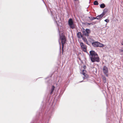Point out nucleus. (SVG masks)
Returning <instances> with one entry per match:
<instances>
[{
	"label": "nucleus",
	"instance_id": "obj_6",
	"mask_svg": "<svg viewBox=\"0 0 123 123\" xmlns=\"http://www.w3.org/2000/svg\"><path fill=\"white\" fill-rule=\"evenodd\" d=\"M86 71L84 70H83L82 72V74L84 76V77H83V78L84 79H85L86 78H88V75L86 74L85 73Z\"/></svg>",
	"mask_w": 123,
	"mask_h": 123
},
{
	"label": "nucleus",
	"instance_id": "obj_3",
	"mask_svg": "<svg viewBox=\"0 0 123 123\" xmlns=\"http://www.w3.org/2000/svg\"><path fill=\"white\" fill-rule=\"evenodd\" d=\"M82 32L83 35L85 36L88 37L89 34L91 33L90 30L89 29H86V30L84 29L82 31Z\"/></svg>",
	"mask_w": 123,
	"mask_h": 123
},
{
	"label": "nucleus",
	"instance_id": "obj_19",
	"mask_svg": "<svg viewBox=\"0 0 123 123\" xmlns=\"http://www.w3.org/2000/svg\"><path fill=\"white\" fill-rule=\"evenodd\" d=\"M105 21L107 23H108L109 21V20L108 19H106L105 20Z\"/></svg>",
	"mask_w": 123,
	"mask_h": 123
},
{
	"label": "nucleus",
	"instance_id": "obj_11",
	"mask_svg": "<svg viewBox=\"0 0 123 123\" xmlns=\"http://www.w3.org/2000/svg\"><path fill=\"white\" fill-rule=\"evenodd\" d=\"M104 15L102 13L100 15H99V16H97V18H98V19H100L102 17H103V16Z\"/></svg>",
	"mask_w": 123,
	"mask_h": 123
},
{
	"label": "nucleus",
	"instance_id": "obj_23",
	"mask_svg": "<svg viewBox=\"0 0 123 123\" xmlns=\"http://www.w3.org/2000/svg\"><path fill=\"white\" fill-rule=\"evenodd\" d=\"M106 75V77H107L108 76V74L106 73V74H105Z\"/></svg>",
	"mask_w": 123,
	"mask_h": 123
},
{
	"label": "nucleus",
	"instance_id": "obj_21",
	"mask_svg": "<svg viewBox=\"0 0 123 123\" xmlns=\"http://www.w3.org/2000/svg\"><path fill=\"white\" fill-rule=\"evenodd\" d=\"M88 45H89L88 44V42L87 41V40L86 41V42H85Z\"/></svg>",
	"mask_w": 123,
	"mask_h": 123
},
{
	"label": "nucleus",
	"instance_id": "obj_2",
	"mask_svg": "<svg viewBox=\"0 0 123 123\" xmlns=\"http://www.w3.org/2000/svg\"><path fill=\"white\" fill-rule=\"evenodd\" d=\"M60 38L61 40V42L62 44V48H63L64 46V44H65L66 43V39L65 36L62 34L61 35L60 34Z\"/></svg>",
	"mask_w": 123,
	"mask_h": 123
},
{
	"label": "nucleus",
	"instance_id": "obj_17",
	"mask_svg": "<svg viewBox=\"0 0 123 123\" xmlns=\"http://www.w3.org/2000/svg\"><path fill=\"white\" fill-rule=\"evenodd\" d=\"M82 39L84 41L86 42L87 41V40L86 38L85 37H83Z\"/></svg>",
	"mask_w": 123,
	"mask_h": 123
},
{
	"label": "nucleus",
	"instance_id": "obj_9",
	"mask_svg": "<svg viewBox=\"0 0 123 123\" xmlns=\"http://www.w3.org/2000/svg\"><path fill=\"white\" fill-rule=\"evenodd\" d=\"M77 36L78 37L80 38L82 37V36L81 32H78L77 34Z\"/></svg>",
	"mask_w": 123,
	"mask_h": 123
},
{
	"label": "nucleus",
	"instance_id": "obj_4",
	"mask_svg": "<svg viewBox=\"0 0 123 123\" xmlns=\"http://www.w3.org/2000/svg\"><path fill=\"white\" fill-rule=\"evenodd\" d=\"M68 23V25L71 28L73 29L74 28V25L72 19L70 18L69 19Z\"/></svg>",
	"mask_w": 123,
	"mask_h": 123
},
{
	"label": "nucleus",
	"instance_id": "obj_16",
	"mask_svg": "<svg viewBox=\"0 0 123 123\" xmlns=\"http://www.w3.org/2000/svg\"><path fill=\"white\" fill-rule=\"evenodd\" d=\"M54 86H53L52 87L51 93H52V92H53L54 91Z\"/></svg>",
	"mask_w": 123,
	"mask_h": 123
},
{
	"label": "nucleus",
	"instance_id": "obj_18",
	"mask_svg": "<svg viewBox=\"0 0 123 123\" xmlns=\"http://www.w3.org/2000/svg\"><path fill=\"white\" fill-rule=\"evenodd\" d=\"M89 18L91 20H93V17H89Z\"/></svg>",
	"mask_w": 123,
	"mask_h": 123
},
{
	"label": "nucleus",
	"instance_id": "obj_1",
	"mask_svg": "<svg viewBox=\"0 0 123 123\" xmlns=\"http://www.w3.org/2000/svg\"><path fill=\"white\" fill-rule=\"evenodd\" d=\"M89 57L92 62H98L99 61V58L96 52L93 50H91L89 52Z\"/></svg>",
	"mask_w": 123,
	"mask_h": 123
},
{
	"label": "nucleus",
	"instance_id": "obj_28",
	"mask_svg": "<svg viewBox=\"0 0 123 123\" xmlns=\"http://www.w3.org/2000/svg\"><path fill=\"white\" fill-rule=\"evenodd\" d=\"M83 81H80V82H83Z\"/></svg>",
	"mask_w": 123,
	"mask_h": 123
},
{
	"label": "nucleus",
	"instance_id": "obj_15",
	"mask_svg": "<svg viewBox=\"0 0 123 123\" xmlns=\"http://www.w3.org/2000/svg\"><path fill=\"white\" fill-rule=\"evenodd\" d=\"M93 4L95 5H98V2L97 0L95 1L94 2Z\"/></svg>",
	"mask_w": 123,
	"mask_h": 123
},
{
	"label": "nucleus",
	"instance_id": "obj_22",
	"mask_svg": "<svg viewBox=\"0 0 123 123\" xmlns=\"http://www.w3.org/2000/svg\"><path fill=\"white\" fill-rule=\"evenodd\" d=\"M83 68L84 69H85L86 68V66L84 65L83 66Z\"/></svg>",
	"mask_w": 123,
	"mask_h": 123
},
{
	"label": "nucleus",
	"instance_id": "obj_5",
	"mask_svg": "<svg viewBox=\"0 0 123 123\" xmlns=\"http://www.w3.org/2000/svg\"><path fill=\"white\" fill-rule=\"evenodd\" d=\"M80 46L83 50L84 52H86V46L85 44H84L83 43L81 42L80 43Z\"/></svg>",
	"mask_w": 123,
	"mask_h": 123
},
{
	"label": "nucleus",
	"instance_id": "obj_8",
	"mask_svg": "<svg viewBox=\"0 0 123 123\" xmlns=\"http://www.w3.org/2000/svg\"><path fill=\"white\" fill-rule=\"evenodd\" d=\"M98 42H95L92 43V45L94 47H98Z\"/></svg>",
	"mask_w": 123,
	"mask_h": 123
},
{
	"label": "nucleus",
	"instance_id": "obj_24",
	"mask_svg": "<svg viewBox=\"0 0 123 123\" xmlns=\"http://www.w3.org/2000/svg\"><path fill=\"white\" fill-rule=\"evenodd\" d=\"M86 24H87L86 25H90L91 24V23H87Z\"/></svg>",
	"mask_w": 123,
	"mask_h": 123
},
{
	"label": "nucleus",
	"instance_id": "obj_20",
	"mask_svg": "<svg viewBox=\"0 0 123 123\" xmlns=\"http://www.w3.org/2000/svg\"><path fill=\"white\" fill-rule=\"evenodd\" d=\"M93 20L96 19H98V18H97V17H93Z\"/></svg>",
	"mask_w": 123,
	"mask_h": 123
},
{
	"label": "nucleus",
	"instance_id": "obj_27",
	"mask_svg": "<svg viewBox=\"0 0 123 123\" xmlns=\"http://www.w3.org/2000/svg\"><path fill=\"white\" fill-rule=\"evenodd\" d=\"M58 31H59V33H60V31H59V29H58Z\"/></svg>",
	"mask_w": 123,
	"mask_h": 123
},
{
	"label": "nucleus",
	"instance_id": "obj_10",
	"mask_svg": "<svg viewBox=\"0 0 123 123\" xmlns=\"http://www.w3.org/2000/svg\"><path fill=\"white\" fill-rule=\"evenodd\" d=\"M108 11V9L106 8H105L104 9L103 11V12L102 13V14H103L104 15L106 13V12Z\"/></svg>",
	"mask_w": 123,
	"mask_h": 123
},
{
	"label": "nucleus",
	"instance_id": "obj_26",
	"mask_svg": "<svg viewBox=\"0 0 123 123\" xmlns=\"http://www.w3.org/2000/svg\"><path fill=\"white\" fill-rule=\"evenodd\" d=\"M74 0L75 1H78V0Z\"/></svg>",
	"mask_w": 123,
	"mask_h": 123
},
{
	"label": "nucleus",
	"instance_id": "obj_13",
	"mask_svg": "<svg viewBox=\"0 0 123 123\" xmlns=\"http://www.w3.org/2000/svg\"><path fill=\"white\" fill-rule=\"evenodd\" d=\"M104 46V45L103 44L100 43H98V47H103Z\"/></svg>",
	"mask_w": 123,
	"mask_h": 123
},
{
	"label": "nucleus",
	"instance_id": "obj_25",
	"mask_svg": "<svg viewBox=\"0 0 123 123\" xmlns=\"http://www.w3.org/2000/svg\"><path fill=\"white\" fill-rule=\"evenodd\" d=\"M121 44L123 45V41L122 42Z\"/></svg>",
	"mask_w": 123,
	"mask_h": 123
},
{
	"label": "nucleus",
	"instance_id": "obj_12",
	"mask_svg": "<svg viewBox=\"0 0 123 123\" xmlns=\"http://www.w3.org/2000/svg\"><path fill=\"white\" fill-rule=\"evenodd\" d=\"M102 78L103 79V80L104 82V83H106V78L105 77H104V76H102Z\"/></svg>",
	"mask_w": 123,
	"mask_h": 123
},
{
	"label": "nucleus",
	"instance_id": "obj_14",
	"mask_svg": "<svg viewBox=\"0 0 123 123\" xmlns=\"http://www.w3.org/2000/svg\"><path fill=\"white\" fill-rule=\"evenodd\" d=\"M105 6V5L104 3H102V4H101L100 6V8H104Z\"/></svg>",
	"mask_w": 123,
	"mask_h": 123
},
{
	"label": "nucleus",
	"instance_id": "obj_7",
	"mask_svg": "<svg viewBox=\"0 0 123 123\" xmlns=\"http://www.w3.org/2000/svg\"><path fill=\"white\" fill-rule=\"evenodd\" d=\"M107 68L106 66H104L103 68V71L104 74L107 73L108 72Z\"/></svg>",
	"mask_w": 123,
	"mask_h": 123
}]
</instances>
